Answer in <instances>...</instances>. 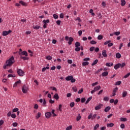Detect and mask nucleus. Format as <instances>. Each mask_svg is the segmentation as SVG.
Here are the masks:
<instances>
[{"instance_id":"7","label":"nucleus","mask_w":130,"mask_h":130,"mask_svg":"<svg viewBox=\"0 0 130 130\" xmlns=\"http://www.w3.org/2000/svg\"><path fill=\"white\" fill-rule=\"evenodd\" d=\"M51 115H52V114H51V112H48L45 113V116H46V118H51Z\"/></svg>"},{"instance_id":"5","label":"nucleus","mask_w":130,"mask_h":130,"mask_svg":"<svg viewBox=\"0 0 130 130\" xmlns=\"http://www.w3.org/2000/svg\"><path fill=\"white\" fill-rule=\"evenodd\" d=\"M10 33H12V30H9V31H3L2 33L3 36H7L9 35Z\"/></svg>"},{"instance_id":"51","label":"nucleus","mask_w":130,"mask_h":130,"mask_svg":"<svg viewBox=\"0 0 130 130\" xmlns=\"http://www.w3.org/2000/svg\"><path fill=\"white\" fill-rule=\"evenodd\" d=\"M72 89L74 92H77L78 91V88L76 87H73Z\"/></svg>"},{"instance_id":"49","label":"nucleus","mask_w":130,"mask_h":130,"mask_svg":"<svg viewBox=\"0 0 130 130\" xmlns=\"http://www.w3.org/2000/svg\"><path fill=\"white\" fill-rule=\"evenodd\" d=\"M83 91H84V89L81 88V89L78 91V94H81V93H83Z\"/></svg>"},{"instance_id":"62","label":"nucleus","mask_w":130,"mask_h":130,"mask_svg":"<svg viewBox=\"0 0 130 130\" xmlns=\"http://www.w3.org/2000/svg\"><path fill=\"white\" fill-rule=\"evenodd\" d=\"M94 49H95V47H91L90 48L89 50L90 51H94Z\"/></svg>"},{"instance_id":"39","label":"nucleus","mask_w":130,"mask_h":130,"mask_svg":"<svg viewBox=\"0 0 130 130\" xmlns=\"http://www.w3.org/2000/svg\"><path fill=\"white\" fill-rule=\"evenodd\" d=\"M114 35H116V36H118V35H120V31H117L114 32Z\"/></svg>"},{"instance_id":"46","label":"nucleus","mask_w":130,"mask_h":130,"mask_svg":"<svg viewBox=\"0 0 130 130\" xmlns=\"http://www.w3.org/2000/svg\"><path fill=\"white\" fill-rule=\"evenodd\" d=\"M129 76H130V73H128L127 74H126L124 76V78H125V79H126V78H128V77H129Z\"/></svg>"},{"instance_id":"47","label":"nucleus","mask_w":130,"mask_h":130,"mask_svg":"<svg viewBox=\"0 0 130 130\" xmlns=\"http://www.w3.org/2000/svg\"><path fill=\"white\" fill-rule=\"evenodd\" d=\"M72 128H73V126L72 125H70L66 128V130H71L72 129Z\"/></svg>"},{"instance_id":"36","label":"nucleus","mask_w":130,"mask_h":130,"mask_svg":"<svg viewBox=\"0 0 130 130\" xmlns=\"http://www.w3.org/2000/svg\"><path fill=\"white\" fill-rule=\"evenodd\" d=\"M99 124H96L94 126V128H93V130H97V128H99Z\"/></svg>"},{"instance_id":"40","label":"nucleus","mask_w":130,"mask_h":130,"mask_svg":"<svg viewBox=\"0 0 130 130\" xmlns=\"http://www.w3.org/2000/svg\"><path fill=\"white\" fill-rule=\"evenodd\" d=\"M92 115H93L92 113H90L89 115L88 116V119H91H91H92Z\"/></svg>"},{"instance_id":"61","label":"nucleus","mask_w":130,"mask_h":130,"mask_svg":"<svg viewBox=\"0 0 130 130\" xmlns=\"http://www.w3.org/2000/svg\"><path fill=\"white\" fill-rule=\"evenodd\" d=\"M124 67H125V63L123 62L122 64H121L120 67L121 69H122V68H124Z\"/></svg>"},{"instance_id":"44","label":"nucleus","mask_w":130,"mask_h":130,"mask_svg":"<svg viewBox=\"0 0 130 130\" xmlns=\"http://www.w3.org/2000/svg\"><path fill=\"white\" fill-rule=\"evenodd\" d=\"M18 111H19V109L18 108H14L13 110V112H18Z\"/></svg>"},{"instance_id":"64","label":"nucleus","mask_w":130,"mask_h":130,"mask_svg":"<svg viewBox=\"0 0 130 130\" xmlns=\"http://www.w3.org/2000/svg\"><path fill=\"white\" fill-rule=\"evenodd\" d=\"M100 129H101V130H105V129H106V126L102 127L100 128Z\"/></svg>"},{"instance_id":"15","label":"nucleus","mask_w":130,"mask_h":130,"mask_svg":"<svg viewBox=\"0 0 130 130\" xmlns=\"http://www.w3.org/2000/svg\"><path fill=\"white\" fill-rule=\"evenodd\" d=\"M73 78V76H69L66 78V81H71Z\"/></svg>"},{"instance_id":"52","label":"nucleus","mask_w":130,"mask_h":130,"mask_svg":"<svg viewBox=\"0 0 130 130\" xmlns=\"http://www.w3.org/2000/svg\"><path fill=\"white\" fill-rule=\"evenodd\" d=\"M43 23H45L47 24V23H49L50 20H49V19H47V20H44L43 21Z\"/></svg>"},{"instance_id":"32","label":"nucleus","mask_w":130,"mask_h":130,"mask_svg":"<svg viewBox=\"0 0 130 130\" xmlns=\"http://www.w3.org/2000/svg\"><path fill=\"white\" fill-rule=\"evenodd\" d=\"M98 62V59H95L93 62L91 64V66H95V64H97V63Z\"/></svg>"},{"instance_id":"34","label":"nucleus","mask_w":130,"mask_h":130,"mask_svg":"<svg viewBox=\"0 0 130 130\" xmlns=\"http://www.w3.org/2000/svg\"><path fill=\"white\" fill-rule=\"evenodd\" d=\"M98 39L99 40H102V39H103V36L102 35H99L98 37Z\"/></svg>"},{"instance_id":"9","label":"nucleus","mask_w":130,"mask_h":130,"mask_svg":"<svg viewBox=\"0 0 130 130\" xmlns=\"http://www.w3.org/2000/svg\"><path fill=\"white\" fill-rule=\"evenodd\" d=\"M20 55H25V56H28V53L26 51H23L19 53Z\"/></svg>"},{"instance_id":"23","label":"nucleus","mask_w":130,"mask_h":130,"mask_svg":"<svg viewBox=\"0 0 130 130\" xmlns=\"http://www.w3.org/2000/svg\"><path fill=\"white\" fill-rule=\"evenodd\" d=\"M114 125V124L113 123H108L107 124V127H112Z\"/></svg>"},{"instance_id":"8","label":"nucleus","mask_w":130,"mask_h":130,"mask_svg":"<svg viewBox=\"0 0 130 130\" xmlns=\"http://www.w3.org/2000/svg\"><path fill=\"white\" fill-rule=\"evenodd\" d=\"M102 107H103V104H100L98 106H96L95 107V110H100V109H101L102 108Z\"/></svg>"},{"instance_id":"55","label":"nucleus","mask_w":130,"mask_h":130,"mask_svg":"<svg viewBox=\"0 0 130 130\" xmlns=\"http://www.w3.org/2000/svg\"><path fill=\"white\" fill-rule=\"evenodd\" d=\"M62 107V105H61V104H60L59 105V111H62V109H61Z\"/></svg>"},{"instance_id":"43","label":"nucleus","mask_w":130,"mask_h":130,"mask_svg":"<svg viewBox=\"0 0 130 130\" xmlns=\"http://www.w3.org/2000/svg\"><path fill=\"white\" fill-rule=\"evenodd\" d=\"M103 70V69L102 68H101V69H100V70H98V71L95 72L94 73V74H99V73H100V72L102 71Z\"/></svg>"},{"instance_id":"57","label":"nucleus","mask_w":130,"mask_h":130,"mask_svg":"<svg viewBox=\"0 0 130 130\" xmlns=\"http://www.w3.org/2000/svg\"><path fill=\"white\" fill-rule=\"evenodd\" d=\"M60 23H61V21H60V20L56 21V24H57V25H58V26H59L60 25Z\"/></svg>"},{"instance_id":"50","label":"nucleus","mask_w":130,"mask_h":130,"mask_svg":"<svg viewBox=\"0 0 130 130\" xmlns=\"http://www.w3.org/2000/svg\"><path fill=\"white\" fill-rule=\"evenodd\" d=\"M81 50V48L79 47H76L75 51H80Z\"/></svg>"},{"instance_id":"2","label":"nucleus","mask_w":130,"mask_h":130,"mask_svg":"<svg viewBox=\"0 0 130 130\" xmlns=\"http://www.w3.org/2000/svg\"><path fill=\"white\" fill-rule=\"evenodd\" d=\"M17 74L19 77H23L25 75V72L21 69H17Z\"/></svg>"},{"instance_id":"28","label":"nucleus","mask_w":130,"mask_h":130,"mask_svg":"<svg viewBox=\"0 0 130 130\" xmlns=\"http://www.w3.org/2000/svg\"><path fill=\"white\" fill-rule=\"evenodd\" d=\"M46 70H49V67H46V68L45 67L43 68L42 70V72H44L46 71Z\"/></svg>"},{"instance_id":"31","label":"nucleus","mask_w":130,"mask_h":130,"mask_svg":"<svg viewBox=\"0 0 130 130\" xmlns=\"http://www.w3.org/2000/svg\"><path fill=\"white\" fill-rule=\"evenodd\" d=\"M81 118H82V117L81 116V115L79 114L76 118L77 121H79Z\"/></svg>"},{"instance_id":"58","label":"nucleus","mask_w":130,"mask_h":130,"mask_svg":"<svg viewBox=\"0 0 130 130\" xmlns=\"http://www.w3.org/2000/svg\"><path fill=\"white\" fill-rule=\"evenodd\" d=\"M12 125H13V126H14V127L17 126L18 123L14 122V123H12Z\"/></svg>"},{"instance_id":"10","label":"nucleus","mask_w":130,"mask_h":130,"mask_svg":"<svg viewBox=\"0 0 130 130\" xmlns=\"http://www.w3.org/2000/svg\"><path fill=\"white\" fill-rule=\"evenodd\" d=\"M121 66V63H118L114 66V69L115 70H117L118 69H119L120 67Z\"/></svg>"},{"instance_id":"18","label":"nucleus","mask_w":130,"mask_h":130,"mask_svg":"<svg viewBox=\"0 0 130 130\" xmlns=\"http://www.w3.org/2000/svg\"><path fill=\"white\" fill-rule=\"evenodd\" d=\"M111 109V107H110V106H108L105 109L104 111L105 112H108V111H109V110H110Z\"/></svg>"},{"instance_id":"3","label":"nucleus","mask_w":130,"mask_h":130,"mask_svg":"<svg viewBox=\"0 0 130 130\" xmlns=\"http://www.w3.org/2000/svg\"><path fill=\"white\" fill-rule=\"evenodd\" d=\"M111 40H109L108 41L105 42L104 44V45H107L108 44V47H111V46H113V43H111Z\"/></svg>"},{"instance_id":"56","label":"nucleus","mask_w":130,"mask_h":130,"mask_svg":"<svg viewBox=\"0 0 130 130\" xmlns=\"http://www.w3.org/2000/svg\"><path fill=\"white\" fill-rule=\"evenodd\" d=\"M74 106H75V103L74 102H72L70 104V107H74Z\"/></svg>"},{"instance_id":"37","label":"nucleus","mask_w":130,"mask_h":130,"mask_svg":"<svg viewBox=\"0 0 130 130\" xmlns=\"http://www.w3.org/2000/svg\"><path fill=\"white\" fill-rule=\"evenodd\" d=\"M89 64V62L88 61H85L82 62V66H88Z\"/></svg>"},{"instance_id":"29","label":"nucleus","mask_w":130,"mask_h":130,"mask_svg":"<svg viewBox=\"0 0 130 130\" xmlns=\"http://www.w3.org/2000/svg\"><path fill=\"white\" fill-rule=\"evenodd\" d=\"M106 67H112L113 66V63L107 62L106 63Z\"/></svg>"},{"instance_id":"54","label":"nucleus","mask_w":130,"mask_h":130,"mask_svg":"<svg viewBox=\"0 0 130 130\" xmlns=\"http://www.w3.org/2000/svg\"><path fill=\"white\" fill-rule=\"evenodd\" d=\"M82 33H83V31H82V30H79L78 32V34L79 35V36H81L82 35Z\"/></svg>"},{"instance_id":"21","label":"nucleus","mask_w":130,"mask_h":130,"mask_svg":"<svg viewBox=\"0 0 130 130\" xmlns=\"http://www.w3.org/2000/svg\"><path fill=\"white\" fill-rule=\"evenodd\" d=\"M101 89V86L100 85H99L98 86H96L94 88V90L96 92V91H99Z\"/></svg>"},{"instance_id":"59","label":"nucleus","mask_w":130,"mask_h":130,"mask_svg":"<svg viewBox=\"0 0 130 130\" xmlns=\"http://www.w3.org/2000/svg\"><path fill=\"white\" fill-rule=\"evenodd\" d=\"M118 103V100L116 99L115 101L114 102V105H116Z\"/></svg>"},{"instance_id":"19","label":"nucleus","mask_w":130,"mask_h":130,"mask_svg":"<svg viewBox=\"0 0 130 130\" xmlns=\"http://www.w3.org/2000/svg\"><path fill=\"white\" fill-rule=\"evenodd\" d=\"M125 4H126V2H125V0H121V6L122 7L125 6Z\"/></svg>"},{"instance_id":"41","label":"nucleus","mask_w":130,"mask_h":130,"mask_svg":"<svg viewBox=\"0 0 130 130\" xmlns=\"http://www.w3.org/2000/svg\"><path fill=\"white\" fill-rule=\"evenodd\" d=\"M104 101H109V98L107 96H105L104 99Z\"/></svg>"},{"instance_id":"4","label":"nucleus","mask_w":130,"mask_h":130,"mask_svg":"<svg viewBox=\"0 0 130 130\" xmlns=\"http://www.w3.org/2000/svg\"><path fill=\"white\" fill-rule=\"evenodd\" d=\"M22 90L24 94H26L27 92H28V87H27L26 85H24L22 86Z\"/></svg>"},{"instance_id":"38","label":"nucleus","mask_w":130,"mask_h":130,"mask_svg":"<svg viewBox=\"0 0 130 130\" xmlns=\"http://www.w3.org/2000/svg\"><path fill=\"white\" fill-rule=\"evenodd\" d=\"M120 84H121V81H117L116 82V83L115 84V86L119 85H120Z\"/></svg>"},{"instance_id":"6","label":"nucleus","mask_w":130,"mask_h":130,"mask_svg":"<svg viewBox=\"0 0 130 130\" xmlns=\"http://www.w3.org/2000/svg\"><path fill=\"white\" fill-rule=\"evenodd\" d=\"M118 90V88L117 87H116V88H115L113 90V93H112V95L111 96V97H113L114 96H115V95H116V92Z\"/></svg>"},{"instance_id":"14","label":"nucleus","mask_w":130,"mask_h":130,"mask_svg":"<svg viewBox=\"0 0 130 130\" xmlns=\"http://www.w3.org/2000/svg\"><path fill=\"white\" fill-rule=\"evenodd\" d=\"M53 99H55L56 100H58L59 99V96H58V94L55 93L54 95Z\"/></svg>"},{"instance_id":"13","label":"nucleus","mask_w":130,"mask_h":130,"mask_svg":"<svg viewBox=\"0 0 130 130\" xmlns=\"http://www.w3.org/2000/svg\"><path fill=\"white\" fill-rule=\"evenodd\" d=\"M20 58L21 59H23V60H28L29 57L25 56H23L22 55H20Z\"/></svg>"},{"instance_id":"60","label":"nucleus","mask_w":130,"mask_h":130,"mask_svg":"<svg viewBox=\"0 0 130 130\" xmlns=\"http://www.w3.org/2000/svg\"><path fill=\"white\" fill-rule=\"evenodd\" d=\"M71 83H75L76 82V79L72 78V79L71 80Z\"/></svg>"},{"instance_id":"42","label":"nucleus","mask_w":130,"mask_h":130,"mask_svg":"<svg viewBox=\"0 0 130 130\" xmlns=\"http://www.w3.org/2000/svg\"><path fill=\"white\" fill-rule=\"evenodd\" d=\"M53 17L54 19H58V15H57V14H54Z\"/></svg>"},{"instance_id":"53","label":"nucleus","mask_w":130,"mask_h":130,"mask_svg":"<svg viewBox=\"0 0 130 130\" xmlns=\"http://www.w3.org/2000/svg\"><path fill=\"white\" fill-rule=\"evenodd\" d=\"M97 43V42L95 41H90V44L94 45V44H96Z\"/></svg>"},{"instance_id":"45","label":"nucleus","mask_w":130,"mask_h":130,"mask_svg":"<svg viewBox=\"0 0 130 130\" xmlns=\"http://www.w3.org/2000/svg\"><path fill=\"white\" fill-rule=\"evenodd\" d=\"M120 120L121 121H126V120H127V119H126V118H121Z\"/></svg>"},{"instance_id":"12","label":"nucleus","mask_w":130,"mask_h":130,"mask_svg":"<svg viewBox=\"0 0 130 130\" xmlns=\"http://www.w3.org/2000/svg\"><path fill=\"white\" fill-rule=\"evenodd\" d=\"M19 4L22 5V6H24V7H27V6H28V4L27 3L22 1H19Z\"/></svg>"},{"instance_id":"20","label":"nucleus","mask_w":130,"mask_h":130,"mask_svg":"<svg viewBox=\"0 0 130 130\" xmlns=\"http://www.w3.org/2000/svg\"><path fill=\"white\" fill-rule=\"evenodd\" d=\"M102 77H107L108 76V72L106 71L102 74Z\"/></svg>"},{"instance_id":"35","label":"nucleus","mask_w":130,"mask_h":130,"mask_svg":"<svg viewBox=\"0 0 130 130\" xmlns=\"http://www.w3.org/2000/svg\"><path fill=\"white\" fill-rule=\"evenodd\" d=\"M46 59H48V60H51V59H52V57H51V56H47L46 57Z\"/></svg>"},{"instance_id":"27","label":"nucleus","mask_w":130,"mask_h":130,"mask_svg":"<svg viewBox=\"0 0 130 130\" xmlns=\"http://www.w3.org/2000/svg\"><path fill=\"white\" fill-rule=\"evenodd\" d=\"M34 29H36V30H38L39 29H40V26L37 25L36 26H32Z\"/></svg>"},{"instance_id":"48","label":"nucleus","mask_w":130,"mask_h":130,"mask_svg":"<svg viewBox=\"0 0 130 130\" xmlns=\"http://www.w3.org/2000/svg\"><path fill=\"white\" fill-rule=\"evenodd\" d=\"M81 103H84V102H86V98H83L81 99Z\"/></svg>"},{"instance_id":"24","label":"nucleus","mask_w":130,"mask_h":130,"mask_svg":"<svg viewBox=\"0 0 130 130\" xmlns=\"http://www.w3.org/2000/svg\"><path fill=\"white\" fill-rule=\"evenodd\" d=\"M55 112V110H52L51 111V113L53 114L52 117H55V116H57V115L56 114L54 113Z\"/></svg>"},{"instance_id":"33","label":"nucleus","mask_w":130,"mask_h":130,"mask_svg":"<svg viewBox=\"0 0 130 130\" xmlns=\"http://www.w3.org/2000/svg\"><path fill=\"white\" fill-rule=\"evenodd\" d=\"M41 116V113L38 112L37 116H36V118L37 119H38Z\"/></svg>"},{"instance_id":"16","label":"nucleus","mask_w":130,"mask_h":130,"mask_svg":"<svg viewBox=\"0 0 130 130\" xmlns=\"http://www.w3.org/2000/svg\"><path fill=\"white\" fill-rule=\"evenodd\" d=\"M19 84H21V80H20L16 82L15 83V84H14L13 87H17V86H18V85H19Z\"/></svg>"},{"instance_id":"1","label":"nucleus","mask_w":130,"mask_h":130,"mask_svg":"<svg viewBox=\"0 0 130 130\" xmlns=\"http://www.w3.org/2000/svg\"><path fill=\"white\" fill-rule=\"evenodd\" d=\"M15 63V58L14 56H12L8 60H6V64L4 65L3 69L6 70L10 67H12Z\"/></svg>"},{"instance_id":"11","label":"nucleus","mask_w":130,"mask_h":130,"mask_svg":"<svg viewBox=\"0 0 130 130\" xmlns=\"http://www.w3.org/2000/svg\"><path fill=\"white\" fill-rule=\"evenodd\" d=\"M73 41H74V38H73L72 37H70L69 40L68 42V44H69V45H71L72 44Z\"/></svg>"},{"instance_id":"25","label":"nucleus","mask_w":130,"mask_h":130,"mask_svg":"<svg viewBox=\"0 0 130 130\" xmlns=\"http://www.w3.org/2000/svg\"><path fill=\"white\" fill-rule=\"evenodd\" d=\"M81 46V43L79 42H76L75 43V47H80Z\"/></svg>"},{"instance_id":"26","label":"nucleus","mask_w":130,"mask_h":130,"mask_svg":"<svg viewBox=\"0 0 130 130\" xmlns=\"http://www.w3.org/2000/svg\"><path fill=\"white\" fill-rule=\"evenodd\" d=\"M92 96L89 97L86 101V102H85V104H88V103H89V102H90V101H91V100H92Z\"/></svg>"},{"instance_id":"17","label":"nucleus","mask_w":130,"mask_h":130,"mask_svg":"<svg viewBox=\"0 0 130 130\" xmlns=\"http://www.w3.org/2000/svg\"><path fill=\"white\" fill-rule=\"evenodd\" d=\"M126 96H127V91H123L122 94V97H123V98H124V97H126Z\"/></svg>"},{"instance_id":"30","label":"nucleus","mask_w":130,"mask_h":130,"mask_svg":"<svg viewBox=\"0 0 130 130\" xmlns=\"http://www.w3.org/2000/svg\"><path fill=\"white\" fill-rule=\"evenodd\" d=\"M116 57L117 58H120V57H121V55L119 53H117L116 54Z\"/></svg>"},{"instance_id":"63","label":"nucleus","mask_w":130,"mask_h":130,"mask_svg":"<svg viewBox=\"0 0 130 130\" xmlns=\"http://www.w3.org/2000/svg\"><path fill=\"white\" fill-rule=\"evenodd\" d=\"M59 17L61 19H63V17H64L63 13H61L59 15Z\"/></svg>"},{"instance_id":"22","label":"nucleus","mask_w":130,"mask_h":130,"mask_svg":"<svg viewBox=\"0 0 130 130\" xmlns=\"http://www.w3.org/2000/svg\"><path fill=\"white\" fill-rule=\"evenodd\" d=\"M103 56H104V57H107V54H106V50H104L102 52Z\"/></svg>"}]
</instances>
